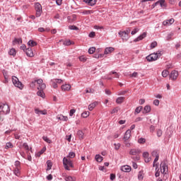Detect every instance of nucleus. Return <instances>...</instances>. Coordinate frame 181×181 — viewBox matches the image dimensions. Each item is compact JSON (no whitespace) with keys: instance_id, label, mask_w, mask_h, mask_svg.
<instances>
[{"instance_id":"nucleus-1","label":"nucleus","mask_w":181,"mask_h":181,"mask_svg":"<svg viewBox=\"0 0 181 181\" xmlns=\"http://www.w3.org/2000/svg\"><path fill=\"white\" fill-rule=\"evenodd\" d=\"M30 87H31V88H35V87H37V90H40V88L42 90H45V88H46V84L43 83V80L38 79L33 81L30 84Z\"/></svg>"},{"instance_id":"nucleus-2","label":"nucleus","mask_w":181,"mask_h":181,"mask_svg":"<svg viewBox=\"0 0 181 181\" xmlns=\"http://www.w3.org/2000/svg\"><path fill=\"white\" fill-rule=\"evenodd\" d=\"M163 54L162 51H158L156 53H153L146 57V59L148 62H155Z\"/></svg>"},{"instance_id":"nucleus-3","label":"nucleus","mask_w":181,"mask_h":181,"mask_svg":"<svg viewBox=\"0 0 181 181\" xmlns=\"http://www.w3.org/2000/svg\"><path fill=\"white\" fill-rule=\"evenodd\" d=\"M139 153H141V151L139 148H132L129 151V155L132 156H136V157H132V159H134V160H139Z\"/></svg>"},{"instance_id":"nucleus-4","label":"nucleus","mask_w":181,"mask_h":181,"mask_svg":"<svg viewBox=\"0 0 181 181\" xmlns=\"http://www.w3.org/2000/svg\"><path fill=\"white\" fill-rule=\"evenodd\" d=\"M63 165L66 170H70V168H74L73 161L67 157L63 158Z\"/></svg>"},{"instance_id":"nucleus-5","label":"nucleus","mask_w":181,"mask_h":181,"mask_svg":"<svg viewBox=\"0 0 181 181\" xmlns=\"http://www.w3.org/2000/svg\"><path fill=\"white\" fill-rule=\"evenodd\" d=\"M12 82L13 84L22 90L23 88V85L21 81H19V79L16 76H13L12 77Z\"/></svg>"},{"instance_id":"nucleus-6","label":"nucleus","mask_w":181,"mask_h":181,"mask_svg":"<svg viewBox=\"0 0 181 181\" xmlns=\"http://www.w3.org/2000/svg\"><path fill=\"white\" fill-rule=\"evenodd\" d=\"M169 169L168 168V163L165 161L161 162L160 163V172L161 173H164L166 175L168 173Z\"/></svg>"},{"instance_id":"nucleus-7","label":"nucleus","mask_w":181,"mask_h":181,"mask_svg":"<svg viewBox=\"0 0 181 181\" xmlns=\"http://www.w3.org/2000/svg\"><path fill=\"white\" fill-rule=\"evenodd\" d=\"M36 18H40L42 15V4L40 3L35 4Z\"/></svg>"},{"instance_id":"nucleus-8","label":"nucleus","mask_w":181,"mask_h":181,"mask_svg":"<svg viewBox=\"0 0 181 181\" xmlns=\"http://www.w3.org/2000/svg\"><path fill=\"white\" fill-rule=\"evenodd\" d=\"M11 109L9 106L5 103H1V113L9 114Z\"/></svg>"},{"instance_id":"nucleus-9","label":"nucleus","mask_w":181,"mask_h":181,"mask_svg":"<svg viewBox=\"0 0 181 181\" xmlns=\"http://www.w3.org/2000/svg\"><path fill=\"white\" fill-rule=\"evenodd\" d=\"M177 77H179V72L176 70L172 71L170 74V78L171 80H177Z\"/></svg>"},{"instance_id":"nucleus-10","label":"nucleus","mask_w":181,"mask_h":181,"mask_svg":"<svg viewBox=\"0 0 181 181\" xmlns=\"http://www.w3.org/2000/svg\"><path fill=\"white\" fill-rule=\"evenodd\" d=\"M119 35L120 37L122 39V40H124L125 42H127V40L129 38V37H128L127 33H125L124 31L119 32Z\"/></svg>"},{"instance_id":"nucleus-11","label":"nucleus","mask_w":181,"mask_h":181,"mask_svg":"<svg viewBox=\"0 0 181 181\" xmlns=\"http://www.w3.org/2000/svg\"><path fill=\"white\" fill-rule=\"evenodd\" d=\"M61 90L62 91H70L71 90V85L70 84H64L61 86Z\"/></svg>"},{"instance_id":"nucleus-12","label":"nucleus","mask_w":181,"mask_h":181,"mask_svg":"<svg viewBox=\"0 0 181 181\" xmlns=\"http://www.w3.org/2000/svg\"><path fill=\"white\" fill-rule=\"evenodd\" d=\"M115 49L112 47H106L104 51V54H111L112 52H114Z\"/></svg>"},{"instance_id":"nucleus-13","label":"nucleus","mask_w":181,"mask_h":181,"mask_svg":"<svg viewBox=\"0 0 181 181\" xmlns=\"http://www.w3.org/2000/svg\"><path fill=\"white\" fill-rule=\"evenodd\" d=\"M143 158H144V160L146 162V163H148V162H151V158H149V153L148 152H144L143 153Z\"/></svg>"},{"instance_id":"nucleus-14","label":"nucleus","mask_w":181,"mask_h":181,"mask_svg":"<svg viewBox=\"0 0 181 181\" xmlns=\"http://www.w3.org/2000/svg\"><path fill=\"white\" fill-rule=\"evenodd\" d=\"M35 114H37L38 115H46L47 114V111L46 110H40L38 108L35 109Z\"/></svg>"},{"instance_id":"nucleus-15","label":"nucleus","mask_w":181,"mask_h":181,"mask_svg":"<svg viewBox=\"0 0 181 181\" xmlns=\"http://www.w3.org/2000/svg\"><path fill=\"white\" fill-rule=\"evenodd\" d=\"M83 2H86L90 6H94L97 4V0H84Z\"/></svg>"},{"instance_id":"nucleus-16","label":"nucleus","mask_w":181,"mask_h":181,"mask_svg":"<svg viewBox=\"0 0 181 181\" xmlns=\"http://www.w3.org/2000/svg\"><path fill=\"white\" fill-rule=\"evenodd\" d=\"M129 138H131V130L128 129L125 132L123 139H124V141H128V139H129Z\"/></svg>"},{"instance_id":"nucleus-17","label":"nucleus","mask_w":181,"mask_h":181,"mask_svg":"<svg viewBox=\"0 0 181 181\" xmlns=\"http://www.w3.org/2000/svg\"><path fill=\"white\" fill-rule=\"evenodd\" d=\"M96 105H98V102H97V101L93 102V103H90L88 105L89 111H93L95 109V107H96Z\"/></svg>"},{"instance_id":"nucleus-18","label":"nucleus","mask_w":181,"mask_h":181,"mask_svg":"<svg viewBox=\"0 0 181 181\" xmlns=\"http://www.w3.org/2000/svg\"><path fill=\"white\" fill-rule=\"evenodd\" d=\"M146 36V33H143L142 35H141L140 36H139L137 38H136L134 42H139L140 40H142L144 39H145V37Z\"/></svg>"},{"instance_id":"nucleus-19","label":"nucleus","mask_w":181,"mask_h":181,"mask_svg":"<svg viewBox=\"0 0 181 181\" xmlns=\"http://www.w3.org/2000/svg\"><path fill=\"white\" fill-rule=\"evenodd\" d=\"M38 91L37 92V95H38V97H41L42 98H45V92H43V90L45 89H37Z\"/></svg>"},{"instance_id":"nucleus-20","label":"nucleus","mask_w":181,"mask_h":181,"mask_svg":"<svg viewBox=\"0 0 181 181\" xmlns=\"http://www.w3.org/2000/svg\"><path fill=\"white\" fill-rule=\"evenodd\" d=\"M25 53L27 56H28V57H33V56H35V54H33V51L32 50V48H28L26 49Z\"/></svg>"},{"instance_id":"nucleus-21","label":"nucleus","mask_w":181,"mask_h":181,"mask_svg":"<svg viewBox=\"0 0 181 181\" xmlns=\"http://www.w3.org/2000/svg\"><path fill=\"white\" fill-rule=\"evenodd\" d=\"M121 170H122V172H131V166L123 165L121 167Z\"/></svg>"},{"instance_id":"nucleus-22","label":"nucleus","mask_w":181,"mask_h":181,"mask_svg":"<svg viewBox=\"0 0 181 181\" xmlns=\"http://www.w3.org/2000/svg\"><path fill=\"white\" fill-rule=\"evenodd\" d=\"M160 5L161 8H163L165 6V0H160L157 2H156L154 4H153V8L156 6V5L159 4Z\"/></svg>"},{"instance_id":"nucleus-23","label":"nucleus","mask_w":181,"mask_h":181,"mask_svg":"<svg viewBox=\"0 0 181 181\" xmlns=\"http://www.w3.org/2000/svg\"><path fill=\"white\" fill-rule=\"evenodd\" d=\"M80 13H82L83 15H91V13H93V12L91 10H83V11H81Z\"/></svg>"},{"instance_id":"nucleus-24","label":"nucleus","mask_w":181,"mask_h":181,"mask_svg":"<svg viewBox=\"0 0 181 181\" xmlns=\"http://www.w3.org/2000/svg\"><path fill=\"white\" fill-rule=\"evenodd\" d=\"M77 135L79 139H84V133L83 132V131L81 130L78 131Z\"/></svg>"},{"instance_id":"nucleus-25","label":"nucleus","mask_w":181,"mask_h":181,"mask_svg":"<svg viewBox=\"0 0 181 181\" xmlns=\"http://www.w3.org/2000/svg\"><path fill=\"white\" fill-rule=\"evenodd\" d=\"M8 54L13 57L16 56V49H15V48L11 49L8 52Z\"/></svg>"},{"instance_id":"nucleus-26","label":"nucleus","mask_w":181,"mask_h":181,"mask_svg":"<svg viewBox=\"0 0 181 181\" xmlns=\"http://www.w3.org/2000/svg\"><path fill=\"white\" fill-rule=\"evenodd\" d=\"M47 170H50V169H52V167L53 166V163L50 160H48L47 161Z\"/></svg>"},{"instance_id":"nucleus-27","label":"nucleus","mask_w":181,"mask_h":181,"mask_svg":"<svg viewBox=\"0 0 181 181\" xmlns=\"http://www.w3.org/2000/svg\"><path fill=\"white\" fill-rule=\"evenodd\" d=\"M58 119H60L61 121H69V117H67V116L60 115L58 117Z\"/></svg>"},{"instance_id":"nucleus-28","label":"nucleus","mask_w":181,"mask_h":181,"mask_svg":"<svg viewBox=\"0 0 181 181\" xmlns=\"http://www.w3.org/2000/svg\"><path fill=\"white\" fill-rule=\"evenodd\" d=\"M124 100H125V98L124 97L117 98L116 100V103L117 104H122V103H124Z\"/></svg>"},{"instance_id":"nucleus-29","label":"nucleus","mask_w":181,"mask_h":181,"mask_svg":"<svg viewBox=\"0 0 181 181\" xmlns=\"http://www.w3.org/2000/svg\"><path fill=\"white\" fill-rule=\"evenodd\" d=\"M13 173L16 176H21V168H14Z\"/></svg>"},{"instance_id":"nucleus-30","label":"nucleus","mask_w":181,"mask_h":181,"mask_svg":"<svg viewBox=\"0 0 181 181\" xmlns=\"http://www.w3.org/2000/svg\"><path fill=\"white\" fill-rule=\"evenodd\" d=\"M51 83H52V87L53 88H57V79H52Z\"/></svg>"},{"instance_id":"nucleus-31","label":"nucleus","mask_w":181,"mask_h":181,"mask_svg":"<svg viewBox=\"0 0 181 181\" xmlns=\"http://www.w3.org/2000/svg\"><path fill=\"white\" fill-rule=\"evenodd\" d=\"M64 45L65 46H70L71 45H74V42H73L72 41H71L70 40H65L64 42Z\"/></svg>"},{"instance_id":"nucleus-32","label":"nucleus","mask_w":181,"mask_h":181,"mask_svg":"<svg viewBox=\"0 0 181 181\" xmlns=\"http://www.w3.org/2000/svg\"><path fill=\"white\" fill-rule=\"evenodd\" d=\"M95 159L96 162H103V156H101L100 155H96Z\"/></svg>"},{"instance_id":"nucleus-33","label":"nucleus","mask_w":181,"mask_h":181,"mask_svg":"<svg viewBox=\"0 0 181 181\" xmlns=\"http://www.w3.org/2000/svg\"><path fill=\"white\" fill-rule=\"evenodd\" d=\"M28 46H31V47H33L35 46H36L37 45V43H36V42L33 41V40H30L28 42Z\"/></svg>"},{"instance_id":"nucleus-34","label":"nucleus","mask_w":181,"mask_h":181,"mask_svg":"<svg viewBox=\"0 0 181 181\" xmlns=\"http://www.w3.org/2000/svg\"><path fill=\"white\" fill-rule=\"evenodd\" d=\"M144 112L146 114H148V112H151V106L150 105H146L144 107Z\"/></svg>"},{"instance_id":"nucleus-35","label":"nucleus","mask_w":181,"mask_h":181,"mask_svg":"<svg viewBox=\"0 0 181 181\" xmlns=\"http://www.w3.org/2000/svg\"><path fill=\"white\" fill-rule=\"evenodd\" d=\"M75 156H76V153L70 152L69 153V156L66 158H68L69 159H73V158H75Z\"/></svg>"},{"instance_id":"nucleus-36","label":"nucleus","mask_w":181,"mask_h":181,"mask_svg":"<svg viewBox=\"0 0 181 181\" xmlns=\"http://www.w3.org/2000/svg\"><path fill=\"white\" fill-rule=\"evenodd\" d=\"M16 43H18V45L22 43V39L21 38H15L14 40L13 41V44L15 45Z\"/></svg>"},{"instance_id":"nucleus-37","label":"nucleus","mask_w":181,"mask_h":181,"mask_svg":"<svg viewBox=\"0 0 181 181\" xmlns=\"http://www.w3.org/2000/svg\"><path fill=\"white\" fill-rule=\"evenodd\" d=\"M90 115V112H83L82 114H81V117L83 118H87L88 117H89Z\"/></svg>"},{"instance_id":"nucleus-38","label":"nucleus","mask_w":181,"mask_h":181,"mask_svg":"<svg viewBox=\"0 0 181 181\" xmlns=\"http://www.w3.org/2000/svg\"><path fill=\"white\" fill-rule=\"evenodd\" d=\"M94 89H93V88H86V94H88V93H90V94H94Z\"/></svg>"},{"instance_id":"nucleus-39","label":"nucleus","mask_w":181,"mask_h":181,"mask_svg":"<svg viewBox=\"0 0 181 181\" xmlns=\"http://www.w3.org/2000/svg\"><path fill=\"white\" fill-rule=\"evenodd\" d=\"M95 52V47H92L88 49L89 54H94Z\"/></svg>"},{"instance_id":"nucleus-40","label":"nucleus","mask_w":181,"mask_h":181,"mask_svg":"<svg viewBox=\"0 0 181 181\" xmlns=\"http://www.w3.org/2000/svg\"><path fill=\"white\" fill-rule=\"evenodd\" d=\"M42 139L45 141L47 144H52V140H50L47 136H44Z\"/></svg>"},{"instance_id":"nucleus-41","label":"nucleus","mask_w":181,"mask_h":181,"mask_svg":"<svg viewBox=\"0 0 181 181\" xmlns=\"http://www.w3.org/2000/svg\"><path fill=\"white\" fill-rule=\"evenodd\" d=\"M14 165H15V168L21 169V162H19L18 160L16 161Z\"/></svg>"},{"instance_id":"nucleus-42","label":"nucleus","mask_w":181,"mask_h":181,"mask_svg":"<svg viewBox=\"0 0 181 181\" xmlns=\"http://www.w3.org/2000/svg\"><path fill=\"white\" fill-rule=\"evenodd\" d=\"M167 76H169V72L168 70H164L162 71V76L165 78Z\"/></svg>"},{"instance_id":"nucleus-43","label":"nucleus","mask_w":181,"mask_h":181,"mask_svg":"<svg viewBox=\"0 0 181 181\" xmlns=\"http://www.w3.org/2000/svg\"><path fill=\"white\" fill-rule=\"evenodd\" d=\"M138 179L139 180H142V179H144V173L141 171L138 174Z\"/></svg>"},{"instance_id":"nucleus-44","label":"nucleus","mask_w":181,"mask_h":181,"mask_svg":"<svg viewBox=\"0 0 181 181\" xmlns=\"http://www.w3.org/2000/svg\"><path fill=\"white\" fill-rule=\"evenodd\" d=\"M75 178L71 176H66L65 177L66 181H74Z\"/></svg>"},{"instance_id":"nucleus-45","label":"nucleus","mask_w":181,"mask_h":181,"mask_svg":"<svg viewBox=\"0 0 181 181\" xmlns=\"http://www.w3.org/2000/svg\"><path fill=\"white\" fill-rule=\"evenodd\" d=\"M9 148H13V144H12V143L11 142L6 143V147H5L6 149H8Z\"/></svg>"},{"instance_id":"nucleus-46","label":"nucleus","mask_w":181,"mask_h":181,"mask_svg":"<svg viewBox=\"0 0 181 181\" xmlns=\"http://www.w3.org/2000/svg\"><path fill=\"white\" fill-rule=\"evenodd\" d=\"M141 111H142V106H139L135 110V112L136 114H139V112H141Z\"/></svg>"},{"instance_id":"nucleus-47","label":"nucleus","mask_w":181,"mask_h":181,"mask_svg":"<svg viewBox=\"0 0 181 181\" xmlns=\"http://www.w3.org/2000/svg\"><path fill=\"white\" fill-rule=\"evenodd\" d=\"M156 46H158V42L156 41H154L151 44V49H155V47H156Z\"/></svg>"},{"instance_id":"nucleus-48","label":"nucleus","mask_w":181,"mask_h":181,"mask_svg":"<svg viewBox=\"0 0 181 181\" xmlns=\"http://www.w3.org/2000/svg\"><path fill=\"white\" fill-rule=\"evenodd\" d=\"M110 74H114L115 78H119V74L116 71H112Z\"/></svg>"},{"instance_id":"nucleus-49","label":"nucleus","mask_w":181,"mask_h":181,"mask_svg":"<svg viewBox=\"0 0 181 181\" xmlns=\"http://www.w3.org/2000/svg\"><path fill=\"white\" fill-rule=\"evenodd\" d=\"M118 111H119V107H115L112 110L111 114H117V112H118Z\"/></svg>"},{"instance_id":"nucleus-50","label":"nucleus","mask_w":181,"mask_h":181,"mask_svg":"<svg viewBox=\"0 0 181 181\" xmlns=\"http://www.w3.org/2000/svg\"><path fill=\"white\" fill-rule=\"evenodd\" d=\"M115 149L116 151H118V149H119V148H121V144L118 143V144H115Z\"/></svg>"},{"instance_id":"nucleus-51","label":"nucleus","mask_w":181,"mask_h":181,"mask_svg":"<svg viewBox=\"0 0 181 181\" xmlns=\"http://www.w3.org/2000/svg\"><path fill=\"white\" fill-rule=\"evenodd\" d=\"M146 140H145L144 138H140L138 139V143L139 144H145Z\"/></svg>"},{"instance_id":"nucleus-52","label":"nucleus","mask_w":181,"mask_h":181,"mask_svg":"<svg viewBox=\"0 0 181 181\" xmlns=\"http://www.w3.org/2000/svg\"><path fill=\"white\" fill-rule=\"evenodd\" d=\"M124 144L125 146H127V148H129L131 146V144H129L128 140H124Z\"/></svg>"},{"instance_id":"nucleus-53","label":"nucleus","mask_w":181,"mask_h":181,"mask_svg":"<svg viewBox=\"0 0 181 181\" xmlns=\"http://www.w3.org/2000/svg\"><path fill=\"white\" fill-rule=\"evenodd\" d=\"M47 31V32H49V29H45L44 28H38V32H45V31Z\"/></svg>"},{"instance_id":"nucleus-54","label":"nucleus","mask_w":181,"mask_h":181,"mask_svg":"<svg viewBox=\"0 0 181 181\" xmlns=\"http://www.w3.org/2000/svg\"><path fill=\"white\" fill-rule=\"evenodd\" d=\"M23 148H24V149H25L26 151H29V146L26 143H24L23 144Z\"/></svg>"},{"instance_id":"nucleus-55","label":"nucleus","mask_w":181,"mask_h":181,"mask_svg":"<svg viewBox=\"0 0 181 181\" xmlns=\"http://www.w3.org/2000/svg\"><path fill=\"white\" fill-rule=\"evenodd\" d=\"M80 62H86L87 59L84 56L79 57Z\"/></svg>"},{"instance_id":"nucleus-56","label":"nucleus","mask_w":181,"mask_h":181,"mask_svg":"<svg viewBox=\"0 0 181 181\" xmlns=\"http://www.w3.org/2000/svg\"><path fill=\"white\" fill-rule=\"evenodd\" d=\"M69 28L71 30H77V27H76V25H69Z\"/></svg>"},{"instance_id":"nucleus-57","label":"nucleus","mask_w":181,"mask_h":181,"mask_svg":"<svg viewBox=\"0 0 181 181\" xmlns=\"http://www.w3.org/2000/svg\"><path fill=\"white\" fill-rule=\"evenodd\" d=\"M75 112H76V110L71 109V110H70V112H69L70 117H73V115H74Z\"/></svg>"},{"instance_id":"nucleus-58","label":"nucleus","mask_w":181,"mask_h":181,"mask_svg":"<svg viewBox=\"0 0 181 181\" xmlns=\"http://www.w3.org/2000/svg\"><path fill=\"white\" fill-rule=\"evenodd\" d=\"M139 31V29L135 28L134 30L132 31L131 34L132 35H136V33H138Z\"/></svg>"},{"instance_id":"nucleus-59","label":"nucleus","mask_w":181,"mask_h":181,"mask_svg":"<svg viewBox=\"0 0 181 181\" xmlns=\"http://www.w3.org/2000/svg\"><path fill=\"white\" fill-rule=\"evenodd\" d=\"M163 25H164V26H169V20L164 21Z\"/></svg>"},{"instance_id":"nucleus-60","label":"nucleus","mask_w":181,"mask_h":181,"mask_svg":"<svg viewBox=\"0 0 181 181\" xmlns=\"http://www.w3.org/2000/svg\"><path fill=\"white\" fill-rule=\"evenodd\" d=\"M159 160V156H156V158L154 159L153 166L155 167V163Z\"/></svg>"},{"instance_id":"nucleus-61","label":"nucleus","mask_w":181,"mask_h":181,"mask_svg":"<svg viewBox=\"0 0 181 181\" xmlns=\"http://www.w3.org/2000/svg\"><path fill=\"white\" fill-rule=\"evenodd\" d=\"M153 104L156 106L159 105V100H158V99L154 100L153 102Z\"/></svg>"},{"instance_id":"nucleus-62","label":"nucleus","mask_w":181,"mask_h":181,"mask_svg":"<svg viewBox=\"0 0 181 181\" xmlns=\"http://www.w3.org/2000/svg\"><path fill=\"white\" fill-rule=\"evenodd\" d=\"M62 2H63V0H57V1H56V4H57V5H58L59 6H60V5H62Z\"/></svg>"},{"instance_id":"nucleus-63","label":"nucleus","mask_w":181,"mask_h":181,"mask_svg":"<svg viewBox=\"0 0 181 181\" xmlns=\"http://www.w3.org/2000/svg\"><path fill=\"white\" fill-rule=\"evenodd\" d=\"M95 37V32H91L89 34V37Z\"/></svg>"},{"instance_id":"nucleus-64","label":"nucleus","mask_w":181,"mask_h":181,"mask_svg":"<svg viewBox=\"0 0 181 181\" xmlns=\"http://www.w3.org/2000/svg\"><path fill=\"white\" fill-rule=\"evenodd\" d=\"M162 130H160V129H158V131H157V136H160L161 135H162Z\"/></svg>"}]
</instances>
